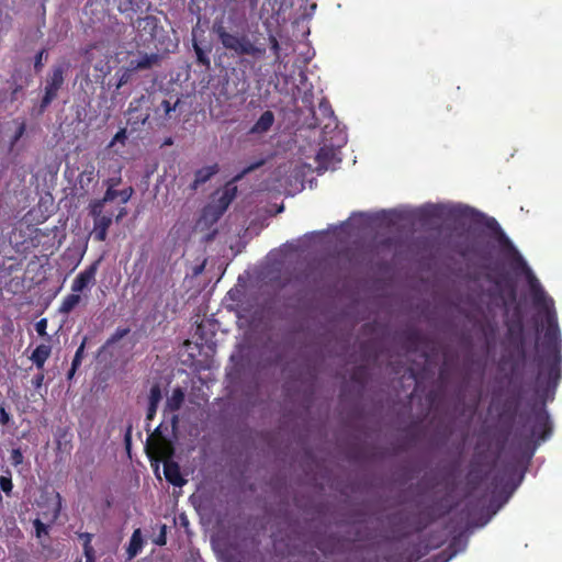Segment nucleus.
Listing matches in <instances>:
<instances>
[{
	"mask_svg": "<svg viewBox=\"0 0 562 562\" xmlns=\"http://www.w3.org/2000/svg\"><path fill=\"white\" fill-rule=\"evenodd\" d=\"M515 356V353H508ZM562 353H516L512 369V381L519 379L521 371L530 366L536 374L533 381V392L541 401L542 405L547 401L554 398L557 387L561 381Z\"/></svg>",
	"mask_w": 562,
	"mask_h": 562,
	"instance_id": "1",
	"label": "nucleus"
},
{
	"mask_svg": "<svg viewBox=\"0 0 562 562\" xmlns=\"http://www.w3.org/2000/svg\"><path fill=\"white\" fill-rule=\"evenodd\" d=\"M531 290L533 305L542 315L540 326L536 325L533 328V341H536L533 351H561V329L554 301L548 296L536 279L531 281Z\"/></svg>",
	"mask_w": 562,
	"mask_h": 562,
	"instance_id": "2",
	"label": "nucleus"
},
{
	"mask_svg": "<svg viewBox=\"0 0 562 562\" xmlns=\"http://www.w3.org/2000/svg\"><path fill=\"white\" fill-rule=\"evenodd\" d=\"M212 32L222 47L234 56L262 58L267 54L266 46L250 41L248 34L229 31L224 16H217L213 21Z\"/></svg>",
	"mask_w": 562,
	"mask_h": 562,
	"instance_id": "3",
	"label": "nucleus"
},
{
	"mask_svg": "<svg viewBox=\"0 0 562 562\" xmlns=\"http://www.w3.org/2000/svg\"><path fill=\"white\" fill-rule=\"evenodd\" d=\"M507 327L506 338L514 351H525V348L535 339L533 329L527 330L524 325V314L516 306L505 322Z\"/></svg>",
	"mask_w": 562,
	"mask_h": 562,
	"instance_id": "4",
	"label": "nucleus"
},
{
	"mask_svg": "<svg viewBox=\"0 0 562 562\" xmlns=\"http://www.w3.org/2000/svg\"><path fill=\"white\" fill-rule=\"evenodd\" d=\"M153 104L151 94H142L133 99L127 109V123L134 131L150 124V105Z\"/></svg>",
	"mask_w": 562,
	"mask_h": 562,
	"instance_id": "5",
	"label": "nucleus"
},
{
	"mask_svg": "<svg viewBox=\"0 0 562 562\" xmlns=\"http://www.w3.org/2000/svg\"><path fill=\"white\" fill-rule=\"evenodd\" d=\"M531 423V439L536 445H539L540 441H546L550 438L552 434V425L548 411L543 406H535L532 408Z\"/></svg>",
	"mask_w": 562,
	"mask_h": 562,
	"instance_id": "6",
	"label": "nucleus"
},
{
	"mask_svg": "<svg viewBox=\"0 0 562 562\" xmlns=\"http://www.w3.org/2000/svg\"><path fill=\"white\" fill-rule=\"evenodd\" d=\"M487 227L492 229L497 235V240L501 245L502 250L510 256L514 260V268L525 270L527 273H530V269L527 266L524 258L515 249L513 241L508 238V236L502 231L497 221L492 217L487 221Z\"/></svg>",
	"mask_w": 562,
	"mask_h": 562,
	"instance_id": "7",
	"label": "nucleus"
},
{
	"mask_svg": "<svg viewBox=\"0 0 562 562\" xmlns=\"http://www.w3.org/2000/svg\"><path fill=\"white\" fill-rule=\"evenodd\" d=\"M65 65H54L50 74L46 77L45 92L41 100V110L45 111L49 103L57 97L58 91L65 82Z\"/></svg>",
	"mask_w": 562,
	"mask_h": 562,
	"instance_id": "8",
	"label": "nucleus"
},
{
	"mask_svg": "<svg viewBox=\"0 0 562 562\" xmlns=\"http://www.w3.org/2000/svg\"><path fill=\"white\" fill-rule=\"evenodd\" d=\"M133 26L136 29V45L147 46L153 43L159 30V19L154 15L138 18Z\"/></svg>",
	"mask_w": 562,
	"mask_h": 562,
	"instance_id": "9",
	"label": "nucleus"
},
{
	"mask_svg": "<svg viewBox=\"0 0 562 562\" xmlns=\"http://www.w3.org/2000/svg\"><path fill=\"white\" fill-rule=\"evenodd\" d=\"M150 94L153 95V104L150 105V121L156 122L158 126L165 125L166 122L171 120L173 114L177 112L178 105L180 104V99H177L173 103H171L167 99H160L155 93Z\"/></svg>",
	"mask_w": 562,
	"mask_h": 562,
	"instance_id": "10",
	"label": "nucleus"
},
{
	"mask_svg": "<svg viewBox=\"0 0 562 562\" xmlns=\"http://www.w3.org/2000/svg\"><path fill=\"white\" fill-rule=\"evenodd\" d=\"M214 327L215 325L209 321L198 325L193 340L200 351H216L217 340Z\"/></svg>",
	"mask_w": 562,
	"mask_h": 562,
	"instance_id": "11",
	"label": "nucleus"
},
{
	"mask_svg": "<svg viewBox=\"0 0 562 562\" xmlns=\"http://www.w3.org/2000/svg\"><path fill=\"white\" fill-rule=\"evenodd\" d=\"M236 187H226L216 202L205 206L204 217H211L213 221H217L228 209L229 204L236 196Z\"/></svg>",
	"mask_w": 562,
	"mask_h": 562,
	"instance_id": "12",
	"label": "nucleus"
},
{
	"mask_svg": "<svg viewBox=\"0 0 562 562\" xmlns=\"http://www.w3.org/2000/svg\"><path fill=\"white\" fill-rule=\"evenodd\" d=\"M101 262V258L94 260L87 268L80 271L77 277L74 279L70 290L72 292H82L86 289L93 286L95 283V276Z\"/></svg>",
	"mask_w": 562,
	"mask_h": 562,
	"instance_id": "13",
	"label": "nucleus"
},
{
	"mask_svg": "<svg viewBox=\"0 0 562 562\" xmlns=\"http://www.w3.org/2000/svg\"><path fill=\"white\" fill-rule=\"evenodd\" d=\"M30 228L24 227L23 224L15 226L11 233L9 234V243L15 251H22L27 249V244L31 239L30 237Z\"/></svg>",
	"mask_w": 562,
	"mask_h": 562,
	"instance_id": "14",
	"label": "nucleus"
},
{
	"mask_svg": "<svg viewBox=\"0 0 562 562\" xmlns=\"http://www.w3.org/2000/svg\"><path fill=\"white\" fill-rule=\"evenodd\" d=\"M93 220L92 238L97 241H104L108 237V231L112 225L113 215L105 214Z\"/></svg>",
	"mask_w": 562,
	"mask_h": 562,
	"instance_id": "15",
	"label": "nucleus"
},
{
	"mask_svg": "<svg viewBox=\"0 0 562 562\" xmlns=\"http://www.w3.org/2000/svg\"><path fill=\"white\" fill-rule=\"evenodd\" d=\"M164 474L166 480L173 486L183 487L187 482L181 474L180 465L172 460L164 462Z\"/></svg>",
	"mask_w": 562,
	"mask_h": 562,
	"instance_id": "16",
	"label": "nucleus"
},
{
	"mask_svg": "<svg viewBox=\"0 0 562 562\" xmlns=\"http://www.w3.org/2000/svg\"><path fill=\"white\" fill-rule=\"evenodd\" d=\"M132 64V70L140 71L148 70L157 66L159 63V54L157 53H138L137 58L130 59Z\"/></svg>",
	"mask_w": 562,
	"mask_h": 562,
	"instance_id": "17",
	"label": "nucleus"
},
{
	"mask_svg": "<svg viewBox=\"0 0 562 562\" xmlns=\"http://www.w3.org/2000/svg\"><path fill=\"white\" fill-rule=\"evenodd\" d=\"M274 123V114L271 111L263 112L248 130L249 135H263L271 130Z\"/></svg>",
	"mask_w": 562,
	"mask_h": 562,
	"instance_id": "18",
	"label": "nucleus"
},
{
	"mask_svg": "<svg viewBox=\"0 0 562 562\" xmlns=\"http://www.w3.org/2000/svg\"><path fill=\"white\" fill-rule=\"evenodd\" d=\"M217 171H218V166L216 164L198 169L194 173V180L191 183L190 189L192 191L198 190L200 186L207 182L211 179V177L213 175H215Z\"/></svg>",
	"mask_w": 562,
	"mask_h": 562,
	"instance_id": "19",
	"label": "nucleus"
},
{
	"mask_svg": "<svg viewBox=\"0 0 562 562\" xmlns=\"http://www.w3.org/2000/svg\"><path fill=\"white\" fill-rule=\"evenodd\" d=\"M371 372L367 364H358L353 369L350 378L351 381L357 383L358 386L363 387L367 384Z\"/></svg>",
	"mask_w": 562,
	"mask_h": 562,
	"instance_id": "20",
	"label": "nucleus"
},
{
	"mask_svg": "<svg viewBox=\"0 0 562 562\" xmlns=\"http://www.w3.org/2000/svg\"><path fill=\"white\" fill-rule=\"evenodd\" d=\"M116 8L122 14H127V12H137L145 4V0H115Z\"/></svg>",
	"mask_w": 562,
	"mask_h": 562,
	"instance_id": "21",
	"label": "nucleus"
},
{
	"mask_svg": "<svg viewBox=\"0 0 562 562\" xmlns=\"http://www.w3.org/2000/svg\"><path fill=\"white\" fill-rule=\"evenodd\" d=\"M81 301L79 292H72L67 294L63 300L59 312L64 314H69Z\"/></svg>",
	"mask_w": 562,
	"mask_h": 562,
	"instance_id": "22",
	"label": "nucleus"
},
{
	"mask_svg": "<svg viewBox=\"0 0 562 562\" xmlns=\"http://www.w3.org/2000/svg\"><path fill=\"white\" fill-rule=\"evenodd\" d=\"M79 539L82 540L86 562H94V549L92 547L93 535L88 532L80 533Z\"/></svg>",
	"mask_w": 562,
	"mask_h": 562,
	"instance_id": "23",
	"label": "nucleus"
},
{
	"mask_svg": "<svg viewBox=\"0 0 562 562\" xmlns=\"http://www.w3.org/2000/svg\"><path fill=\"white\" fill-rule=\"evenodd\" d=\"M192 47L196 56V63L205 69H209L211 67V59L207 56V53L203 49L196 40H193Z\"/></svg>",
	"mask_w": 562,
	"mask_h": 562,
	"instance_id": "24",
	"label": "nucleus"
},
{
	"mask_svg": "<svg viewBox=\"0 0 562 562\" xmlns=\"http://www.w3.org/2000/svg\"><path fill=\"white\" fill-rule=\"evenodd\" d=\"M495 285L507 294V297L515 302L517 300V290L515 289V284L510 280L499 279L494 281Z\"/></svg>",
	"mask_w": 562,
	"mask_h": 562,
	"instance_id": "25",
	"label": "nucleus"
},
{
	"mask_svg": "<svg viewBox=\"0 0 562 562\" xmlns=\"http://www.w3.org/2000/svg\"><path fill=\"white\" fill-rule=\"evenodd\" d=\"M131 329L128 327H117L114 333L109 337L105 341V345L100 348L99 351H103L106 348H112L115 346L116 341L128 335Z\"/></svg>",
	"mask_w": 562,
	"mask_h": 562,
	"instance_id": "26",
	"label": "nucleus"
},
{
	"mask_svg": "<svg viewBox=\"0 0 562 562\" xmlns=\"http://www.w3.org/2000/svg\"><path fill=\"white\" fill-rule=\"evenodd\" d=\"M135 72H136V70H132V64L130 61L125 68H122L119 71H116V76H117L116 89H120V88L124 87V85L130 82Z\"/></svg>",
	"mask_w": 562,
	"mask_h": 562,
	"instance_id": "27",
	"label": "nucleus"
},
{
	"mask_svg": "<svg viewBox=\"0 0 562 562\" xmlns=\"http://www.w3.org/2000/svg\"><path fill=\"white\" fill-rule=\"evenodd\" d=\"M94 180V167L88 165L78 176V182L82 189L90 187Z\"/></svg>",
	"mask_w": 562,
	"mask_h": 562,
	"instance_id": "28",
	"label": "nucleus"
},
{
	"mask_svg": "<svg viewBox=\"0 0 562 562\" xmlns=\"http://www.w3.org/2000/svg\"><path fill=\"white\" fill-rule=\"evenodd\" d=\"M121 181L122 179L120 175L104 181V184L106 186L105 200H114L116 198L115 188L121 183Z\"/></svg>",
	"mask_w": 562,
	"mask_h": 562,
	"instance_id": "29",
	"label": "nucleus"
},
{
	"mask_svg": "<svg viewBox=\"0 0 562 562\" xmlns=\"http://www.w3.org/2000/svg\"><path fill=\"white\" fill-rule=\"evenodd\" d=\"M111 200H105V194L100 199L92 200L90 204V215L92 218L104 215L103 209L106 203H110Z\"/></svg>",
	"mask_w": 562,
	"mask_h": 562,
	"instance_id": "30",
	"label": "nucleus"
},
{
	"mask_svg": "<svg viewBox=\"0 0 562 562\" xmlns=\"http://www.w3.org/2000/svg\"><path fill=\"white\" fill-rule=\"evenodd\" d=\"M184 394L181 389H176L172 396L168 400V406L172 412L179 409L183 404Z\"/></svg>",
	"mask_w": 562,
	"mask_h": 562,
	"instance_id": "31",
	"label": "nucleus"
},
{
	"mask_svg": "<svg viewBox=\"0 0 562 562\" xmlns=\"http://www.w3.org/2000/svg\"><path fill=\"white\" fill-rule=\"evenodd\" d=\"M157 454L162 462L172 460L173 447L168 442H161L157 446Z\"/></svg>",
	"mask_w": 562,
	"mask_h": 562,
	"instance_id": "32",
	"label": "nucleus"
},
{
	"mask_svg": "<svg viewBox=\"0 0 562 562\" xmlns=\"http://www.w3.org/2000/svg\"><path fill=\"white\" fill-rule=\"evenodd\" d=\"M47 58V50L46 48H43L41 49L34 57V70L36 74H40L44 66H45V60Z\"/></svg>",
	"mask_w": 562,
	"mask_h": 562,
	"instance_id": "33",
	"label": "nucleus"
},
{
	"mask_svg": "<svg viewBox=\"0 0 562 562\" xmlns=\"http://www.w3.org/2000/svg\"><path fill=\"white\" fill-rule=\"evenodd\" d=\"M139 547H140L139 530H136L133 533L132 539H131V543L128 547V555L131 558L137 555V553L139 552Z\"/></svg>",
	"mask_w": 562,
	"mask_h": 562,
	"instance_id": "34",
	"label": "nucleus"
},
{
	"mask_svg": "<svg viewBox=\"0 0 562 562\" xmlns=\"http://www.w3.org/2000/svg\"><path fill=\"white\" fill-rule=\"evenodd\" d=\"M13 483L10 475H0V490L3 491V493L9 496L12 492ZM2 501V495L0 494V502Z\"/></svg>",
	"mask_w": 562,
	"mask_h": 562,
	"instance_id": "35",
	"label": "nucleus"
},
{
	"mask_svg": "<svg viewBox=\"0 0 562 562\" xmlns=\"http://www.w3.org/2000/svg\"><path fill=\"white\" fill-rule=\"evenodd\" d=\"M85 353H75L72 360H71V364H70V369L68 371V374H67V379L68 380H71L76 370L81 366V361H82V358H83Z\"/></svg>",
	"mask_w": 562,
	"mask_h": 562,
	"instance_id": "36",
	"label": "nucleus"
},
{
	"mask_svg": "<svg viewBox=\"0 0 562 562\" xmlns=\"http://www.w3.org/2000/svg\"><path fill=\"white\" fill-rule=\"evenodd\" d=\"M10 462L12 465L18 467L23 464L24 454L20 448H14L10 452Z\"/></svg>",
	"mask_w": 562,
	"mask_h": 562,
	"instance_id": "37",
	"label": "nucleus"
},
{
	"mask_svg": "<svg viewBox=\"0 0 562 562\" xmlns=\"http://www.w3.org/2000/svg\"><path fill=\"white\" fill-rule=\"evenodd\" d=\"M160 400H161V386L158 383H155L150 387L149 403L159 405Z\"/></svg>",
	"mask_w": 562,
	"mask_h": 562,
	"instance_id": "38",
	"label": "nucleus"
},
{
	"mask_svg": "<svg viewBox=\"0 0 562 562\" xmlns=\"http://www.w3.org/2000/svg\"><path fill=\"white\" fill-rule=\"evenodd\" d=\"M135 190L133 187L125 188L123 190H116V196L121 198V203L126 204L133 196Z\"/></svg>",
	"mask_w": 562,
	"mask_h": 562,
	"instance_id": "39",
	"label": "nucleus"
},
{
	"mask_svg": "<svg viewBox=\"0 0 562 562\" xmlns=\"http://www.w3.org/2000/svg\"><path fill=\"white\" fill-rule=\"evenodd\" d=\"M35 527V533L37 538H42L43 536H47V525L43 522L41 519L36 518L33 521Z\"/></svg>",
	"mask_w": 562,
	"mask_h": 562,
	"instance_id": "40",
	"label": "nucleus"
},
{
	"mask_svg": "<svg viewBox=\"0 0 562 562\" xmlns=\"http://www.w3.org/2000/svg\"><path fill=\"white\" fill-rule=\"evenodd\" d=\"M30 358L33 360V362L38 369H42L47 359L49 358V353H31Z\"/></svg>",
	"mask_w": 562,
	"mask_h": 562,
	"instance_id": "41",
	"label": "nucleus"
},
{
	"mask_svg": "<svg viewBox=\"0 0 562 562\" xmlns=\"http://www.w3.org/2000/svg\"><path fill=\"white\" fill-rule=\"evenodd\" d=\"M269 42H270V49L273 53L274 59L279 60L280 59V49L281 48H280V44H279L278 40L276 38L274 35H270L269 36Z\"/></svg>",
	"mask_w": 562,
	"mask_h": 562,
	"instance_id": "42",
	"label": "nucleus"
},
{
	"mask_svg": "<svg viewBox=\"0 0 562 562\" xmlns=\"http://www.w3.org/2000/svg\"><path fill=\"white\" fill-rule=\"evenodd\" d=\"M11 419H12L11 415L5 409V403L2 402L0 404V425L7 426L10 424Z\"/></svg>",
	"mask_w": 562,
	"mask_h": 562,
	"instance_id": "43",
	"label": "nucleus"
},
{
	"mask_svg": "<svg viewBox=\"0 0 562 562\" xmlns=\"http://www.w3.org/2000/svg\"><path fill=\"white\" fill-rule=\"evenodd\" d=\"M263 165V160L257 161L255 164L249 165L247 168H245L239 175L236 176L235 181H238L244 178L245 175L249 173L250 171L259 168Z\"/></svg>",
	"mask_w": 562,
	"mask_h": 562,
	"instance_id": "44",
	"label": "nucleus"
},
{
	"mask_svg": "<svg viewBox=\"0 0 562 562\" xmlns=\"http://www.w3.org/2000/svg\"><path fill=\"white\" fill-rule=\"evenodd\" d=\"M329 153L330 150L325 147L319 148V150L316 154V160L318 161L319 165L323 164V161L328 158Z\"/></svg>",
	"mask_w": 562,
	"mask_h": 562,
	"instance_id": "45",
	"label": "nucleus"
},
{
	"mask_svg": "<svg viewBox=\"0 0 562 562\" xmlns=\"http://www.w3.org/2000/svg\"><path fill=\"white\" fill-rule=\"evenodd\" d=\"M157 409H158V404L148 403L146 418L148 420L153 419L157 414Z\"/></svg>",
	"mask_w": 562,
	"mask_h": 562,
	"instance_id": "46",
	"label": "nucleus"
},
{
	"mask_svg": "<svg viewBox=\"0 0 562 562\" xmlns=\"http://www.w3.org/2000/svg\"><path fill=\"white\" fill-rule=\"evenodd\" d=\"M127 138L126 136V130L120 128L119 132L115 134L112 144L114 143H124V140Z\"/></svg>",
	"mask_w": 562,
	"mask_h": 562,
	"instance_id": "47",
	"label": "nucleus"
},
{
	"mask_svg": "<svg viewBox=\"0 0 562 562\" xmlns=\"http://www.w3.org/2000/svg\"><path fill=\"white\" fill-rule=\"evenodd\" d=\"M44 379H45V376H44V374H43V373H38V374L34 375V376L32 378V384H33V386H34L36 390H38V387H41V386H42V384H43V382H44Z\"/></svg>",
	"mask_w": 562,
	"mask_h": 562,
	"instance_id": "48",
	"label": "nucleus"
},
{
	"mask_svg": "<svg viewBox=\"0 0 562 562\" xmlns=\"http://www.w3.org/2000/svg\"><path fill=\"white\" fill-rule=\"evenodd\" d=\"M482 479L483 477L481 475H474L473 471H470L469 483L473 487L479 486L481 484V482H482Z\"/></svg>",
	"mask_w": 562,
	"mask_h": 562,
	"instance_id": "49",
	"label": "nucleus"
},
{
	"mask_svg": "<svg viewBox=\"0 0 562 562\" xmlns=\"http://www.w3.org/2000/svg\"><path fill=\"white\" fill-rule=\"evenodd\" d=\"M25 134V123L20 124L13 136V142H18Z\"/></svg>",
	"mask_w": 562,
	"mask_h": 562,
	"instance_id": "50",
	"label": "nucleus"
},
{
	"mask_svg": "<svg viewBox=\"0 0 562 562\" xmlns=\"http://www.w3.org/2000/svg\"><path fill=\"white\" fill-rule=\"evenodd\" d=\"M46 327H47V321L46 319H42V321H40L36 324V330L41 335L45 333Z\"/></svg>",
	"mask_w": 562,
	"mask_h": 562,
	"instance_id": "51",
	"label": "nucleus"
},
{
	"mask_svg": "<svg viewBox=\"0 0 562 562\" xmlns=\"http://www.w3.org/2000/svg\"><path fill=\"white\" fill-rule=\"evenodd\" d=\"M503 484V479L499 475H494L492 477V486L494 490H497Z\"/></svg>",
	"mask_w": 562,
	"mask_h": 562,
	"instance_id": "52",
	"label": "nucleus"
},
{
	"mask_svg": "<svg viewBox=\"0 0 562 562\" xmlns=\"http://www.w3.org/2000/svg\"><path fill=\"white\" fill-rule=\"evenodd\" d=\"M156 542H157L158 544H160V546H161V544H165V543H166V537H165V533H161V535L158 537V539H157V541H156Z\"/></svg>",
	"mask_w": 562,
	"mask_h": 562,
	"instance_id": "53",
	"label": "nucleus"
},
{
	"mask_svg": "<svg viewBox=\"0 0 562 562\" xmlns=\"http://www.w3.org/2000/svg\"><path fill=\"white\" fill-rule=\"evenodd\" d=\"M126 214L125 209H122L116 215V221L121 220Z\"/></svg>",
	"mask_w": 562,
	"mask_h": 562,
	"instance_id": "54",
	"label": "nucleus"
},
{
	"mask_svg": "<svg viewBox=\"0 0 562 562\" xmlns=\"http://www.w3.org/2000/svg\"><path fill=\"white\" fill-rule=\"evenodd\" d=\"M172 144H173V140H172V138H170V137H169V138H166V139L164 140V143H162V145H164V146H170V145H172Z\"/></svg>",
	"mask_w": 562,
	"mask_h": 562,
	"instance_id": "55",
	"label": "nucleus"
},
{
	"mask_svg": "<svg viewBox=\"0 0 562 562\" xmlns=\"http://www.w3.org/2000/svg\"><path fill=\"white\" fill-rule=\"evenodd\" d=\"M33 351L40 352V351H47L45 346H38Z\"/></svg>",
	"mask_w": 562,
	"mask_h": 562,
	"instance_id": "56",
	"label": "nucleus"
},
{
	"mask_svg": "<svg viewBox=\"0 0 562 562\" xmlns=\"http://www.w3.org/2000/svg\"><path fill=\"white\" fill-rule=\"evenodd\" d=\"M364 356H374L375 359L379 358V356H381L382 353H378V352H374V353H363Z\"/></svg>",
	"mask_w": 562,
	"mask_h": 562,
	"instance_id": "57",
	"label": "nucleus"
},
{
	"mask_svg": "<svg viewBox=\"0 0 562 562\" xmlns=\"http://www.w3.org/2000/svg\"><path fill=\"white\" fill-rule=\"evenodd\" d=\"M239 355H240V353H232V355H231V360H232V361H235V360H236V358H237V356H239Z\"/></svg>",
	"mask_w": 562,
	"mask_h": 562,
	"instance_id": "58",
	"label": "nucleus"
},
{
	"mask_svg": "<svg viewBox=\"0 0 562 562\" xmlns=\"http://www.w3.org/2000/svg\"><path fill=\"white\" fill-rule=\"evenodd\" d=\"M420 355H422V356L425 358V360L427 361V360L429 359V356H430L431 353L424 352V353H420Z\"/></svg>",
	"mask_w": 562,
	"mask_h": 562,
	"instance_id": "59",
	"label": "nucleus"
},
{
	"mask_svg": "<svg viewBox=\"0 0 562 562\" xmlns=\"http://www.w3.org/2000/svg\"><path fill=\"white\" fill-rule=\"evenodd\" d=\"M85 350V345L82 344L76 351L81 352Z\"/></svg>",
	"mask_w": 562,
	"mask_h": 562,
	"instance_id": "60",
	"label": "nucleus"
},
{
	"mask_svg": "<svg viewBox=\"0 0 562 562\" xmlns=\"http://www.w3.org/2000/svg\"><path fill=\"white\" fill-rule=\"evenodd\" d=\"M389 355L392 357V356H394V355H396V356H402L403 353L396 352V353H389ZM404 355L406 356L407 353H404Z\"/></svg>",
	"mask_w": 562,
	"mask_h": 562,
	"instance_id": "61",
	"label": "nucleus"
},
{
	"mask_svg": "<svg viewBox=\"0 0 562 562\" xmlns=\"http://www.w3.org/2000/svg\"><path fill=\"white\" fill-rule=\"evenodd\" d=\"M125 440H126L127 442L130 441V435H127V436L125 437Z\"/></svg>",
	"mask_w": 562,
	"mask_h": 562,
	"instance_id": "62",
	"label": "nucleus"
}]
</instances>
